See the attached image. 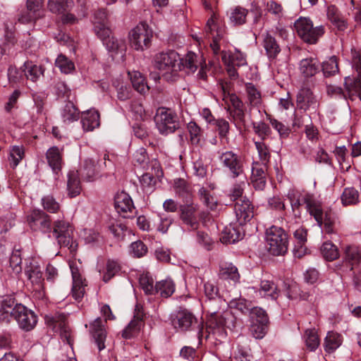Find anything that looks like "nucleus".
<instances>
[{
  "label": "nucleus",
  "mask_w": 361,
  "mask_h": 361,
  "mask_svg": "<svg viewBox=\"0 0 361 361\" xmlns=\"http://www.w3.org/2000/svg\"><path fill=\"white\" fill-rule=\"evenodd\" d=\"M193 174L199 178H204L207 175V164L202 158H198L192 164Z\"/></svg>",
  "instance_id": "obj_64"
},
{
  "label": "nucleus",
  "mask_w": 361,
  "mask_h": 361,
  "mask_svg": "<svg viewBox=\"0 0 361 361\" xmlns=\"http://www.w3.org/2000/svg\"><path fill=\"white\" fill-rule=\"evenodd\" d=\"M221 56V60L224 64H232L238 67L247 65L246 56L238 49H235L233 53H228L226 51H222Z\"/></svg>",
  "instance_id": "obj_30"
},
{
  "label": "nucleus",
  "mask_w": 361,
  "mask_h": 361,
  "mask_svg": "<svg viewBox=\"0 0 361 361\" xmlns=\"http://www.w3.org/2000/svg\"><path fill=\"white\" fill-rule=\"evenodd\" d=\"M233 319L234 317L229 310L224 311L222 313L211 310L206 329H204L202 323L197 325V337L200 343L203 337L208 339L212 335L216 340L225 338L226 335L225 328L231 329L234 326Z\"/></svg>",
  "instance_id": "obj_2"
},
{
  "label": "nucleus",
  "mask_w": 361,
  "mask_h": 361,
  "mask_svg": "<svg viewBox=\"0 0 361 361\" xmlns=\"http://www.w3.org/2000/svg\"><path fill=\"white\" fill-rule=\"evenodd\" d=\"M109 51L112 54H120L123 57L125 54L126 47L123 40L114 37H109L103 42Z\"/></svg>",
  "instance_id": "obj_38"
},
{
  "label": "nucleus",
  "mask_w": 361,
  "mask_h": 361,
  "mask_svg": "<svg viewBox=\"0 0 361 361\" xmlns=\"http://www.w3.org/2000/svg\"><path fill=\"white\" fill-rule=\"evenodd\" d=\"M116 210L123 218H130L135 214V207L130 196L126 192H121L114 198Z\"/></svg>",
  "instance_id": "obj_17"
},
{
  "label": "nucleus",
  "mask_w": 361,
  "mask_h": 361,
  "mask_svg": "<svg viewBox=\"0 0 361 361\" xmlns=\"http://www.w3.org/2000/svg\"><path fill=\"white\" fill-rule=\"evenodd\" d=\"M245 91L250 106H257L261 104V93L252 83L245 84Z\"/></svg>",
  "instance_id": "obj_45"
},
{
  "label": "nucleus",
  "mask_w": 361,
  "mask_h": 361,
  "mask_svg": "<svg viewBox=\"0 0 361 361\" xmlns=\"http://www.w3.org/2000/svg\"><path fill=\"white\" fill-rule=\"evenodd\" d=\"M263 46L269 58H275L281 51L275 38L269 32L263 35Z\"/></svg>",
  "instance_id": "obj_37"
},
{
  "label": "nucleus",
  "mask_w": 361,
  "mask_h": 361,
  "mask_svg": "<svg viewBox=\"0 0 361 361\" xmlns=\"http://www.w3.org/2000/svg\"><path fill=\"white\" fill-rule=\"evenodd\" d=\"M79 111L73 103L68 102L63 108L61 117L65 123H71L79 118Z\"/></svg>",
  "instance_id": "obj_44"
},
{
  "label": "nucleus",
  "mask_w": 361,
  "mask_h": 361,
  "mask_svg": "<svg viewBox=\"0 0 361 361\" xmlns=\"http://www.w3.org/2000/svg\"><path fill=\"white\" fill-rule=\"evenodd\" d=\"M180 219L190 230H196L198 228L199 223L195 216L196 207L192 204L180 205Z\"/></svg>",
  "instance_id": "obj_26"
},
{
  "label": "nucleus",
  "mask_w": 361,
  "mask_h": 361,
  "mask_svg": "<svg viewBox=\"0 0 361 361\" xmlns=\"http://www.w3.org/2000/svg\"><path fill=\"white\" fill-rule=\"evenodd\" d=\"M53 235L60 246L68 247L71 252L77 250L78 244L73 239V227L68 222L63 220L54 221Z\"/></svg>",
  "instance_id": "obj_9"
},
{
  "label": "nucleus",
  "mask_w": 361,
  "mask_h": 361,
  "mask_svg": "<svg viewBox=\"0 0 361 361\" xmlns=\"http://www.w3.org/2000/svg\"><path fill=\"white\" fill-rule=\"evenodd\" d=\"M56 66L64 73H69L74 70L75 66L72 61L66 56L60 54L55 61Z\"/></svg>",
  "instance_id": "obj_56"
},
{
  "label": "nucleus",
  "mask_w": 361,
  "mask_h": 361,
  "mask_svg": "<svg viewBox=\"0 0 361 361\" xmlns=\"http://www.w3.org/2000/svg\"><path fill=\"white\" fill-rule=\"evenodd\" d=\"M322 70L325 77H330L336 74L338 72L337 58L334 56L324 61Z\"/></svg>",
  "instance_id": "obj_50"
},
{
  "label": "nucleus",
  "mask_w": 361,
  "mask_h": 361,
  "mask_svg": "<svg viewBox=\"0 0 361 361\" xmlns=\"http://www.w3.org/2000/svg\"><path fill=\"white\" fill-rule=\"evenodd\" d=\"M228 112L232 118V121L237 128L240 130L246 126L245 109L238 111H230Z\"/></svg>",
  "instance_id": "obj_57"
},
{
  "label": "nucleus",
  "mask_w": 361,
  "mask_h": 361,
  "mask_svg": "<svg viewBox=\"0 0 361 361\" xmlns=\"http://www.w3.org/2000/svg\"><path fill=\"white\" fill-rule=\"evenodd\" d=\"M251 322L268 324L269 319L266 312L260 307H252L250 312Z\"/></svg>",
  "instance_id": "obj_60"
},
{
  "label": "nucleus",
  "mask_w": 361,
  "mask_h": 361,
  "mask_svg": "<svg viewBox=\"0 0 361 361\" xmlns=\"http://www.w3.org/2000/svg\"><path fill=\"white\" fill-rule=\"evenodd\" d=\"M25 273L32 283L37 286V288L42 287L43 274L36 259L30 258L26 260Z\"/></svg>",
  "instance_id": "obj_21"
},
{
  "label": "nucleus",
  "mask_w": 361,
  "mask_h": 361,
  "mask_svg": "<svg viewBox=\"0 0 361 361\" xmlns=\"http://www.w3.org/2000/svg\"><path fill=\"white\" fill-rule=\"evenodd\" d=\"M341 336L334 331L328 332L324 340V349L325 351L331 353L336 350L342 343Z\"/></svg>",
  "instance_id": "obj_39"
},
{
  "label": "nucleus",
  "mask_w": 361,
  "mask_h": 361,
  "mask_svg": "<svg viewBox=\"0 0 361 361\" xmlns=\"http://www.w3.org/2000/svg\"><path fill=\"white\" fill-rule=\"evenodd\" d=\"M199 195L202 201V202L211 210H213L216 208L217 204V201L214 197L211 195V194L204 188H202L199 190Z\"/></svg>",
  "instance_id": "obj_62"
},
{
  "label": "nucleus",
  "mask_w": 361,
  "mask_h": 361,
  "mask_svg": "<svg viewBox=\"0 0 361 361\" xmlns=\"http://www.w3.org/2000/svg\"><path fill=\"white\" fill-rule=\"evenodd\" d=\"M305 343L307 347L311 350H315L319 345V339L314 329L305 331Z\"/></svg>",
  "instance_id": "obj_61"
},
{
  "label": "nucleus",
  "mask_w": 361,
  "mask_h": 361,
  "mask_svg": "<svg viewBox=\"0 0 361 361\" xmlns=\"http://www.w3.org/2000/svg\"><path fill=\"white\" fill-rule=\"evenodd\" d=\"M343 271H353L354 274L361 270V250L355 246H348L345 251Z\"/></svg>",
  "instance_id": "obj_15"
},
{
  "label": "nucleus",
  "mask_w": 361,
  "mask_h": 361,
  "mask_svg": "<svg viewBox=\"0 0 361 361\" xmlns=\"http://www.w3.org/2000/svg\"><path fill=\"white\" fill-rule=\"evenodd\" d=\"M43 5V0H27V9L19 17L22 23H29L39 17V11Z\"/></svg>",
  "instance_id": "obj_22"
},
{
  "label": "nucleus",
  "mask_w": 361,
  "mask_h": 361,
  "mask_svg": "<svg viewBox=\"0 0 361 361\" xmlns=\"http://www.w3.org/2000/svg\"><path fill=\"white\" fill-rule=\"evenodd\" d=\"M94 32L96 35L104 42L110 37L111 30L108 23L102 21H94Z\"/></svg>",
  "instance_id": "obj_59"
},
{
  "label": "nucleus",
  "mask_w": 361,
  "mask_h": 361,
  "mask_svg": "<svg viewBox=\"0 0 361 361\" xmlns=\"http://www.w3.org/2000/svg\"><path fill=\"white\" fill-rule=\"evenodd\" d=\"M255 145L261 161L260 164L268 165L271 158V152L269 147L263 141H256L255 142Z\"/></svg>",
  "instance_id": "obj_52"
},
{
  "label": "nucleus",
  "mask_w": 361,
  "mask_h": 361,
  "mask_svg": "<svg viewBox=\"0 0 361 361\" xmlns=\"http://www.w3.org/2000/svg\"><path fill=\"white\" fill-rule=\"evenodd\" d=\"M236 221L240 226L245 225L254 216V206L246 197L240 198L234 205Z\"/></svg>",
  "instance_id": "obj_16"
},
{
  "label": "nucleus",
  "mask_w": 361,
  "mask_h": 361,
  "mask_svg": "<svg viewBox=\"0 0 361 361\" xmlns=\"http://www.w3.org/2000/svg\"><path fill=\"white\" fill-rule=\"evenodd\" d=\"M133 88L140 94H145L149 91V87L145 82L142 75L137 71L128 73Z\"/></svg>",
  "instance_id": "obj_42"
},
{
  "label": "nucleus",
  "mask_w": 361,
  "mask_h": 361,
  "mask_svg": "<svg viewBox=\"0 0 361 361\" xmlns=\"http://www.w3.org/2000/svg\"><path fill=\"white\" fill-rule=\"evenodd\" d=\"M298 36L306 43L315 44L324 33L323 26L314 27L312 22L307 18H300L294 24Z\"/></svg>",
  "instance_id": "obj_8"
},
{
  "label": "nucleus",
  "mask_w": 361,
  "mask_h": 361,
  "mask_svg": "<svg viewBox=\"0 0 361 361\" xmlns=\"http://www.w3.org/2000/svg\"><path fill=\"white\" fill-rule=\"evenodd\" d=\"M42 204L44 209L49 213H57L60 210L59 203L50 195L42 198Z\"/></svg>",
  "instance_id": "obj_55"
},
{
  "label": "nucleus",
  "mask_w": 361,
  "mask_h": 361,
  "mask_svg": "<svg viewBox=\"0 0 361 361\" xmlns=\"http://www.w3.org/2000/svg\"><path fill=\"white\" fill-rule=\"evenodd\" d=\"M152 37V30L146 23H141L130 32V45L136 51H143L150 46Z\"/></svg>",
  "instance_id": "obj_10"
},
{
  "label": "nucleus",
  "mask_w": 361,
  "mask_h": 361,
  "mask_svg": "<svg viewBox=\"0 0 361 361\" xmlns=\"http://www.w3.org/2000/svg\"><path fill=\"white\" fill-rule=\"evenodd\" d=\"M358 192L353 188L344 190L341 195V201L344 205L355 204L358 202Z\"/></svg>",
  "instance_id": "obj_53"
},
{
  "label": "nucleus",
  "mask_w": 361,
  "mask_h": 361,
  "mask_svg": "<svg viewBox=\"0 0 361 361\" xmlns=\"http://www.w3.org/2000/svg\"><path fill=\"white\" fill-rule=\"evenodd\" d=\"M46 157L49 166L58 173L63 164L61 152L57 147H52L47 150Z\"/></svg>",
  "instance_id": "obj_33"
},
{
  "label": "nucleus",
  "mask_w": 361,
  "mask_h": 361,
  "mask_svg": "<svg viewBox=\"0 0 361 361\" xmlns=\"http://www.w3.org/2000/svg\"><path fill=\"white\" fill-rule=\"evenodd\" d=\"M327 19L333 26L334 30L337 32H345L348 28V22L334 5H329L326 8Z\"/></svg>",
  "instance_id": "obj_19"
},
{
  "label": "nucleus",
  "mask_w": 361,
  "mask_h": 361,
  "mask_svg": "<svg viewBox=\"0 0 361 361\" xmlns=\"http://www.w3.org/2000/svg\"><path fill=\"white\" fill-rule=\"evenodd\" d=\"M10 267L16 274H19L22 271V257L21 250L20 249L13 250L11 256L10 257Z\"/></svg>",
  "instance_id": "obj_58"
},
{
  "label": "nucleus",
  "mask_w": 361,
  "mask_h": 361,
  "mask_svg": "<svg viewBox=\"0 0 361 361\" xmlns=\"http://www.w3.org/2000/svg\"><path fill=\"white\" fill-rule=\"evenodd\" d=\"M219 268V276L221 279L231 280L234 283L239 281L240 274L238 269L232 263L221 262Z\"/></svg>",
  "instance_id": "obj_32"
},
{
  "label": "nucleus",
  "mask_w": 361,
  "mask_h": 361,
  "mask_svg": "<svg viewBox=\"0 0 361 361\" xmlns=\"http://www.w3.org/2000/svg\"><path fill=\"white\" fill-rule=\"evenodd\" d=\"M129 252L133 257L140 258L147 254V247L142 241L137 240L130 244Z\"/></svg>",
  "instance_id": "obj_54"
},
{
  "label": "nucleus",
  "mask_w": 361,
  "mask_h": 361,
  "mask_svg": "<svg viewBox=\"0 0 361 361\" xmlns=\"http://www.w3.org/2000/svg\"><path fill=\"white\" fill-rule=\"evenodd\" d=\"M248 11L244 8L237 6L231 10L230 13V21L234 25H240L245 23Z\"/></svg>",
  "instance_id": "obj_47"
},
{
  "label": "nucleus",
  "mask_w": 361,
  "mask_h": 361,
  "mask_svg": "<svg viewBox=\"0 0 361 361\" xmlns=\"http://www.w3.org/2000/svg\"><path fill=\"white\" fill-rule=\"evenodd\" d=\"M78 173L83 180L88 182L95 180L98 176V169L95 161L92 159H85Z\"/></svg>",
  "instance_id": "obj_28"
},
{
  "label": "nucleus",
  "mask_w": 361,
  "mask_h": 361,
  "mask_svg": "<svg viewBox=\"0 0 361 361\" xmlns=\"http://www.w3.org/2000/svg\"><path fill=\"white\" fill-rule=\"evenodd\" d=\"M221 89L223 91V99L226 102H229L231 106H228L227 111H238L245 109L243 102L240 98L235 94L226 93V87L224 85H221Z\"/></svg>",
  "instance_id": "obj_41"
},
{
  "label": "nucleus",
  "mask_w": 361,
  "mask_h": 361,
  "mask_svg": "<svg viewBox=\"0 0 361 361\" xmlns=\"http://www.w3.org/2000/svg\"><path fill=\"white\" fill-rule=\"evenodd\" d=\"M321 227L324 225V230L327 233H333L335 231V226L336 224V215L331 211H326L324 214L322 212V222L321 225L317 223Z\"/></svg>",
  "instance_id": "obj_48"
},
{
  "label": "nucleus",
  "mask_w": 361,
  "mask_h": 361,
  "mask_svg": "<svg viewBox=\"0 0 361 361\" xmlns=\"http://www.w3.org/2000/svg\"><path fill=\"white\" fill-rule=\"evenodd\" d=\"M139 283L145 294H156L155 286L154 285V279L149 273H144L140 274L139 278Z\"/></svg>",
  "instance_id": "obj_46"
},
{
  "label": "nucleus",
  "mask_w": 361,
  "mask_h": 361,
  "mask_svg": "<svg viewBox=\"0 0 361 361\" xmlns=\"http://www.w3.org/2000/svg\"><path fill=\"white\" fill-rule=\"evenodd\" d=\"M243 235V226H240L236 221L224 228L220 239L223 243H235L242 239Z\"/></svg>",
  "instance_id": "obj_25"
},
{
  "label": "nucleus",
  "mask_w": 361,
  "mask_h": 361,
  "mask_svg": "<svg viewBox=\"0 0 361 361\" xmlns=\"http://www.w3.org/2000/svg\"><path fill=\"white\" fill-rule=\"evenodd\" d=\"M30 228L35 231L51 232V220L47 214L41 209H33L27 217Z\"/></svg>",
  "instance_id": "obj_12"
},
{
  "label": "nucleus",
  "mask_w": 361,
  "mask_h": 361,
  "mask_svg": "<svg viewBox=\"0 0 361 361\" xmlns=\"http://www.w3.org/2000/svg\"><path fill=\"white\" fill-rule=\"evenodd\" d=\"M259 292L262 296L273 300H276L279 295V290L272 281L262 280Z\"/></svg>",
  "instance_id": "obj_35"
},
{
  "label": "nucleus",
  "mask_w": 361,
  "mask_h": 361,
  "mask_svg": "<svg viewBox=\"0 0 361 361\" xmlns=\"http://www.w3.org/2000/svg\"><path fill=\"white\" fill-rule=\"evenodd\" d=\"M353 73L345 77L344 85L349 95H356L361 100V59L357 53H354L352 59Z\"/></svg>",
  "instance_id": "obj_11"
},
{
  "label": "nucleus",
  "mask_w": 361,
  "mask_h": 361,
  "mask_svg": "<svg viewBox=\"0 0 361 361\" xmlns=\"http://www.w3.org/2000/svg\"><path fill=\"white\" fill-rule=\"evenodd\" d=\"M255 133L261 138L262 141L267 138L271 134V128L264 122H258L253 123Z\"/></svg>",
  "instance_id": "obj_63"
},
{
  "label": "nucleus",
  "mask_w": 361,
  "mask_h": 361,
  "mask_svg": "<svg viewBox=\"0 0 361 361\" xmlns=\"http://www.w3.org/2000/svg\"><path fill=\"white\" fill-rule=\"evenodd\" d=\"M154 119L156 127L161 135L173 133L180 128L178 116L171 109L158 108Z\"/></svg>",
  "instance_id": "obj_7"
},
{
  "label": "nucleus",
  "mask_w": 361,
  "mask_h": 361,
  "mask_svg": "<svg viewBox=\"0 0 361 361\" xmlns=\"http://www.w3.org/2000/svg\"><path fill=\"white\" fill-rule=\"evenodd\" d=\"M203 59L202 56L196 54L192 51H188L184 58L180 59V69L182 67L187 69L189 72L194 73L199 66H201Z\"/></svg>",
  "instance_id": "obj_29"
},
{
  "label": "nucleus",
  "mask_w": 361,
  "mask_h": 361,
  "mask_svg": "<svg viewBox=\"0 0 361 361\" xmlns=\"http://www.w3.org/2000/svg\"><path fill=\"white\" fill-rule=\"evenodd\" d=\"M171 324L178 332L190 331L197 324V319L187 310H180L171 315Z\"/></svg>",
  "instance_id": "obj_13"
},
{
  "label": "nucleus",
  "mask_w": 361,
  "mask_h": 361,
  "mask_svg": "<svg viewBox=\"0 0 361 361\" xmlns=\"http://www.w3.org/2000/svg\"><path fill=\"white\" fill-rule=\"evenodd\" d=\"M70 268L73 278L72 295L75 300L80 301L85 294V279H83L77 267L71 265Z\"/></svg>",
  "instance_id": "obj_24"
},
{
  "label": "nucleus",
  "mask_w": 361,
  "mask_h": 361,
  "mask_svg": "<svg viewBox=\"0 0 361 361\" xmlns=\"http://www.w3.org/2000/svg\"><path fill=\"white\" fill-rule=\"evenodd\" d=\"M266 241L269 252L275 256L283 255L288 246V238L286 231L281 227L271 226L266 232Z\"/></svg>",
  "instance_id": "obj_5"
},
{
  "label": "nucleus",
  "mask_w": 361,
  "mask_h": 361,
  "mask_svg": "<svg viewBox=\"0 0 361 361\" xmlns=\"http://www.w3.org/2000/svg\"><path fill=\"white\" fill-rule=\"evenodd\" d=\"M323 257L328 261H333L339 256L337 247L331 242H325L321 247Z\"/></svg>",
  "instance_id": "obj_51"
},
{
  "label": "nucleus",
  "mask_w": 361,
  "mask_h": 361,
  "mask_svg": "<svg viewBox=\"0 0 361 361\" xmlns=\"http://www.w3.org/2000/svg\"><path fill=\"white\" fill-rule=\"evenodd\" d=\"M296 104L300 109L304 111H307L311 109H316L319 104L317 99L314 95L312 90L307 87H302L298 92Z\"/></svg>",
  "instance_id": "obj_20"
},
{
  "label": "nucleus",
  "mask_w": 361,
  "mask_h": 361,
  "mask_svg": "<svg viewBox=\"0 0 361 361\" xmlns=\"http://www.w3.org/2000/svg\"><path fill=\"white\" fill-rule=\"evenodd\" d=\"M47 322L51 326L53 330L59 331L62 338H65L68 344H71V332L66 324V317L64 314H60L56 317L47 318Z\"/></svg>",
  "instance_id": "obj_27"
},
{
  "label": "nucleus",
  "mask_w": 361,
  "mask_h": 361,
  "mask_svg": "<svg viewBox=\"0 0 361 361\" xmlns=\"http://www.w3.org/2000/svg\"><path fill=\"white\" fill-rule=\"evenodd\" d=\"M24 75L27 79L36 81L42 74L43 71L41 66L33 65L31 62L24 63Z\"/></svg>",
  "instance_id": "obj_49"
},
{
  "label": "nucleus",
  "mask_w": 361,
  "mask_h": 361,
  "mask_svg": "<svg viewBox=\"0 0 361 361\" xmlns=\"http://www.w3.org/2000/svg\"><path fill=\"white\" fill-rule=\"evenodd\" d=\"M73 5L72 0H48V8L56 14H63L70 10Z\"/></svg>",
  "instance_id": "obj_36"
},
{
  "label": "nucleus",
  "mask_w": 361,
  "mask_h": 361,
  "mask_svg": "<svg viewBox=\"0 0 361 361\" xmlns=\"http://www.w3.org/2000/svg\"><path fill=\"white\" fill-rule=\"evenodd\" d=\"M12 319L25 331L33 329L37 322V316L32 310L17 303L13 298L7 296L0 306V322L9 323Z\"/></svg>",
  "instance_id": "obj_1"
},
{
  "label": "nucleus",
  "mask_w": 361,
  "mask_h": 361,
  "mask_svg": "<svg viewBox=\"0 0 361 361\" xmlns=\"http://www.w3.org/2000/svg\"><path fill=\"white\" fill-rule=\"evenodd\" d=\"M67 189L68 195L74 197L80 193L81 188L78 174L74 171H71L68 174Z\"/></svg>",
  "instance_id": "obj_43"
},
{
  "label": "nucleus",
  "mask_w": 361,
  "mask_h": 361,
  "mask_svg": "<svg viewBox=\"0 0 361 361\" xmlns=\"http://www.w3.org/2000/svg\"><path fill=\"white\" fill-rule=\"evenodd\" d=\"M81 123L85 130L92 131L99 126V114L97 111H87L82 114Z\"/></svg>",
  "instance_id": "obj_34"
},
{
  "label": "nucleus",
  "mask_w": 361,
  "mask_h": 361,
  "mask_svg": "<svg viewBox=\"0 0 361 361\" xmlns=\"http://www.w3.org/2000/svg\"><path fill=\"white\" fill-rule=\"evenodd\" d=\"M299 69L305 78H310L319 72V63L314 58L304 59L300 62Z\"/></svg>",
  "instance_id": "obj_31"
},
{
  "label": "nucleus",
  "mask_w": 361,
  "mask_h": 361,
  "mask_svg": "<svg viewBox=\"0 0 361 361\" xmlns=\"http://www.w3.org/2000/svg\"><path fill=\"white\" fill-rule=\"evenodd\" d=\"M153 63L154 68L159 71V74L167 81L175 80L180 71V56L174 51L157 54Z\"/></svg>",
  "instance_id": "obj_3"
},
{
  "label": "nucleus",
  "mask_w": 361,
  "mask_h": 361,
  "mask_svg": "<svg viewBox=\"0 0 361 361\" xmlns=\"http://www.w3.org/2000/svg\"><path fill=\"white\" fill-rule=\"evenodd\" d=\"M204 32L209 39H212V41L210 42V47L213 54L215 56L218 55L220 53L219 42L223 38L225 30L223 27L217 25L214 16L207 20Z\"/></svg>",
  "instance_id": "obj_14"
},
{
  "label": "nucleus",
  "mask_w": 361,
  "mask_h": 361,
  "mask_svg": "<svg viewBox=\"0 0 361 361\" xmlns=\"http://www.w3.org/2000/svg\"><path fill=\"white\" fill-rule=\"evenodd\" d=\"M144 312L139 305L135 306L134 316L128 326L123 329L122 336L126 339L133 338L138 335L141 328L144 326Z\"/></svg>",
  "instance_id": "obj_18"
},
{
  "label": "nucleus",
  "mask_w": 361,
  "mask_h": 361,
  "mask_svg": "<svg viewBox=\"0 0 361 361\" xmlns=\"http://www.w3.org/2000/svg\"><path fill=\"white\" fill-rule=\"evenodd\" d=\"M287 197L294 212H299L300 206L305 204L310 214L313 216L317 222L321 225L322 222V204L312 195L306 193L302 195L297 191L289 190Z\"/></svg>",
  "instance_id": "obj_4"
},
{
  "label": "nucleus",
  "mask_w": 361,
  "mask_h": 361,
  "mask_svg": "<svg viewBox=\"0 0 361 361\" xmlns=\"http://www.w3.org/2000/svg\"><path fill=\"white\" fill-rule=\"evenodd\" d=\"M90 331L97 345L98 350L101 351L104 349L106 332L103 321L100 317H97L90 324Z\"/></svg>",
  "instance_id": "obj_23"
},
{
  "label": "nucleus",
  "mask_w": 361,
  "mask_h": 361,
  "mask_svg": "<svg viewBox=\"0 0 361 361\" xmlns=\"http://www.w3.org/2000/svg\"><path fill=\"white\" fill-rule=\"evenodd\" d=\"M156 294L159 293L163 298L170 297L175 291V284L170 279L157 282L155 285Z\"/></svg>",
  "instance_id": "obj_40"
},
{
  "label": "nucleus",
  "mask_w": 361,
  "mask_h": 361,
  "mask_svg": "<svg viewBox=\"0 0 361 361\" xmlns=\"http://www.w3.org/2000/svg\"><path fill=\"white\" fill-rule=\"evenodd\" d=\"M220 165L231 178L245 177L244 161L242 157L231 150L223 152L219 155Z\"/></svg>",
  "instance_id": "obj_6"
}]
</instances>
